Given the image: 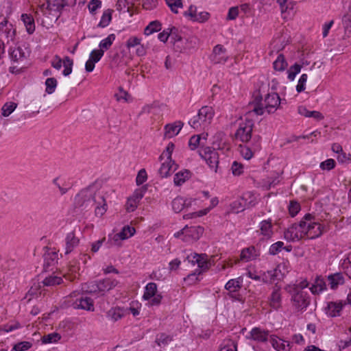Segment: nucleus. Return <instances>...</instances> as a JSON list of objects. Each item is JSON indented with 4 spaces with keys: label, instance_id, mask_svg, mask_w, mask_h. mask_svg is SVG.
I'll return each mask as SVG.
<instances>
[{
    "label": "nucleus",
    "instance_id": "nucleus-1",
    "mask_svg": "<svg viewBox=\"0 0 351 351\" xmlns=\"http://www.w3.org/2000/svg\"><path fill=\"white\" fill-rule=\"evenodd\" d=\"M73 206L82 211L95 208L96 216L101 217L107 210L106 200L102 194L93 186L80 191L74 198Z\"/></svg>",
    "mask_w": 351,
    "mask_h": 351
},
{
    "label": "nucleus",
    "instance_id": "nucleus-2",
    "mask_svg": "<svg viewBox=\"0 0 351 351\" xmlns=\"http://www.w3.org/2000/svg\"><path fill=\"white\" fill-rule=\"evenodd\" d=\"M253 111L258 115H263L265 112L274 113L280 107V98L276 93H268L264 100L259 95L254 98Z\"/></svg>",
    "mask_w": 351,
    "mask_h": 351
},
{
    "label": "nucleus",
    "instance_id": "nucleus-3",
    "mask_svg": "<svg viewBox=\"0 0 351 351\" xmlns=\"http://www.w3.org/2000/svg\"><path fill=\"white\" fill-rule=\"evenodd\" d=\"M214 117V110L212 107H202L197 115L194 116L189 122L194 129L204 128L208 126Z\"/></svg>",
    "mask_w": 351,
    "mask_h": 351
},
{
    "label": "nucleus",
    "instance_id": "nucleus-4",
    "mask_svg": "<svg viewBox=\"0 0 351 351\" xmlns=\"http://www.w3.org/2000/svg\"><path fill=\"white\" fill-rule=\"evenodd\" d=\"M315 217L311 214H306L304 221L306 226V236L311 239L319 237L324 232V226L314 221Z\"/></svg>",
    "mask_w": 351,
    "mask_h": 351
},
{
    "label": "nucleus",
    "instance_id": "nucleus-5",
    "mask_svg": "<svg viewBox=\"0 0 351 351\" xmlns=\"http://www.w3.org/2000/svg\"><path fill=\"white\" fill-rule=\"evenodd\" d=\"M204 232V228L201 226H191L188 227L186 226L180 231L175 233L176 237L183 236L182 241L184 242L192 243L198 240Z\"/></svg>",
    "mask_w": 351,
    "mask_h": 351
},
{
    "label": "nucleus",
    "instance_id": "nucleus-6",
    "mask_svg": "<svg viewBox=\"0 0 351 351\" xmlns=\"http://www.w3.org/2000/svg\"><path fill=\"white\" fill-rule=\"evenodd\" d=\"M304 217L299 223H293L284 232V238L288 241L300 240L306 236V226Z\"/></svg>",
    "mask_w": 351,
    "mask_h": 351
},
{
    "label": "nucleus",
    "instance_id": "nucleus-7",
    "mask_svg": "<svg viewBox=\"0 0 351 351\" xmlns=\"http://www.w3.org/2000/svg\"><path fill=\"white\" fill-rule=\"evenodd\" d=\"M118 285V281L115 279L105 278L99 281L90 282L88 286L86 291L89 293H100L108 291L114 288Z\"/></svg>",
    "mask_w": 351,
    "mask_h": 351
},
{
    "label": "nucleus",
    "instance_id": "nucleus-8",
    "mask_svg": "<svg viewBox=\"0 0 351 351\" xmlns=\"http://www.w3.org/2000/svg\"><path fill=\"white\" fill-rule=\"evenodd\" d=\"M254 127V123L250 119H246L239 123L234 136L237 140L243 143H247L252 138V133Z\"/></svg>",
    "mask_w": 351,
    "mask_h": 351
},
{
    "label": "nucleus",
    "instance_id": "nucleus-9",
    "mask_svg": "<svg viewBox=\"0 0 351 351\" xmlns=\"http://www.w3.org/2000/svg\"><path fill=\"white\" fill-rule=\"evenodd\" d=\"M199 156L204 158L211 170L217 172L219 164V154L218 152L210 147L199 150Z\"/></svg>",
    "mask_w": 351,
    "mask_h": 351
},
{
    "label": "nucleus",
    "instance_id": "nucleus-10",
    "mask_svg": "<svg viewBox=\"0 0 351 351\" xmlns=\"http://www.w3.org/2000/svg\"><path fill=\"white\" fill-rule=\"evenodd\" d=\"M292 292L293 304L298 311H303L310 304V297L307 291L297 289Z\"/></svg>",
    "mask_w": 351,
    "mask_h": 351
},
{
    "label": "nucleus",
    "instance_id": "nucleus-11",
    "mask_svg": "<svg viewBox=\"0 0 351 351\" xmlns=\"http://www.w3.org/2000/svg\"><path fill=\"white\" fill-rule=\"evenodd\" d=\"M72 306L75 309H82L85 311H93L94 303L93 300L87 296H81L77 298L73 303Z\"/></svg>",
    "mask_w": 351,
    "mask_h": 351
},
{
    "label": "nucleus",
    "instance_id": "nucleus-12",
    "mask_svg": "<svg viewBox=\"0 0 351 351\" xmlns=\"http://www.w3.org/2000/svg\"><path fill=\"white\" fill-rule=\"evenodd\" d=\"M159 169V173L162 178H167L173 173L177 169V165L172 159H165Z\"/></svg>",
    "mask_w": 351,
    "mask_h": 351
},
{
    "label": "nucleus",
    "instance_id": "nucleus-13",
    "mask_svg": "<svg viewBox=\"0 0 351 351\" xmlns=\"http://www.w3.org/2000/svg\"><path fill=\"white\" fill-rule=\"evenodd\" d=\"M260 234L265 239H270L273 234V224L271 219L262 221L259 224Z\"/></svg>",
    "mask_w": 351,
    "mask_h": 351
},
{
    "label": "nucleus",
    "instance_id": "nucleus-14",
    "mask_svg": "<svg viewBox=\"0 0 351 351\" xmlns=\"http://www.w3.org/2000/svg\"><path fill=\"white\" fill-rule=\"evenodd\" d=\"M183 125V122L180 121L166 125L165 127V136L166 138H171L176 136L180 132Z\"/></svg>",
    "mask_w": 351,
    "mask_h": 351
},
{
    "label": "nucleus",
    "instance_id": "nucleus-15",
    "mask_svg": "<svg viewBox=\"0 0 351 351\" xmlns=\"http://www.w3.org/2000/svg\"><path fill=\"white\" fill-rule=\"evenodd\" d=\"M206 256V254H194L193 255L189 256L188 258L192 263L197 264L199 267L203 269H206L208 267V263Z\"/></svg>",
    "mask_w": 351,
    "mask_h": 351
},
{
    "label": "nucleus",
    "instance_id": "nucleus-16",
    "mask_svg": "<svg viewBox=\"0 0 351 351\" xmlns=\"http://www.w3.org/2000/svg\"><path fill=\"white\" fill-rule=\"evenodd\" d=\"M280 271L278 269L267 271L262 275V280L266 283H275L280 279Z\"/></svg>",
    "mask_w": 351,
    "mask_h": 351
},
{
    "label": "nucleus",
    "instance_id": "nucleus-17",
    "mask_svg": "<svg viewBox=\"0 0 351 351\" xmlns=\"http://www.w3.org/2000/svg\"><path fill=\"white\" fill-rule=\"evenodd\" d=\"M79 239L75 237L73 232L67 234L66 237V252L65 254L71 253L78 245Z\"/></svg>",
    "mask_w": 351,
    "mask_h": 351
},
{
    "label": "nucleus",
    "instance_id": "nucleus-18",
    "mask_svg": "<svg viewBox=\"0 0 351 351\" xmlns=\"http://www.w3.org/2000/svg\"><path fill=\"white\" fill-rule=\"evenodd\" d=\"M135 232L136 230L134 227L125 226L122 228L120 232L114 234V239L115 241L118 239L125 240L132 237Z\"/></svg>",
    "mask_w": 351,
    "mask_h": 351
},
{
    "label": "nucleus",
    "instance_id": "nucleus-19",
    "mask_svg": "<svg viewBox=\"0 0 351 351\" xmlns=\"http://www.w3.org/2000/svg\"><path fill=\"white\" fill-rule=\"evenodd\" d=\"M226 49L221 45H217L214 47L213 53L215 61L217 63L225 62L228 58L226 55Z\"/></svg>",
    "mask_w": 351,
    "mask_h": 351
},
{
    "label": "nucleus",
    "instance_id": "nucleus-20",
    "mask_svg": "<svg viewBox=\"0 0 351 351\" xmlns=\"http://www.w3.org/2000/svg\"><path fill=\"white\" fill-rule=\"evenodd\" d=\"M328 280L330 288L332 289H335L338 285L344 283V278L341 273H335L328 276Z\"/></svg>",
    "mask_w": 351,
    "mask_h": 351
},
{
    "label": "nucleus",
    "instance_id": "nucleus-21",
    "mask_svg": "<svg viewBox=\"0 0 351 351\" xmlns=\"http://www.w3.org/2000/svg\"><path fill=\"white\" fill-rule=\"evenodd\" d=\"M190 205L191 202L186 203V200L181 197H177L172 201V208L176 213H180Z\"/></svg>",
    "mask_w": 351,
    "mask_h": 351
},
{
    "label": "nucleus",
    "instance_id": "nucleus-22",
    "mask_svg": "<svg viewBox=\"0 0 351 351\" xmlns=\"http://www.w3.org/2000/svg\"><path fill=\"white\" fill-rule=\"evenodd\" d=\"M10 56L13 61L18 62L26 57V52L21 47L19 46L14 49H10Z\"/></svg>",
    "mask_w": 351,
    "mask_h": 351
},
{
    "label": "nucleus",
    "instance_id": "nucleus-23",
    "mask_svg": "<svg viewBox=\"0 0 351 351\" xmlns=\"http://www.w3.org/2000/svg\"><path fill=\"white\" fill-rule=\"evenodd\" d=\"M21 19L26 27L28 34H32L35 31V23L34 18L31 14H23Z\"/></svg>",
    "mask_w": 351,
    "mask_h": 351
},
{
    "label": "nucleus",
    "instance_id": "nucleus-24",
    "mask_svg": "<svg viewBox=\"0 0 351 351\" xmlns=\"http://www.w3.org/2000/svg\"><path fill=\"white\" fill-rule=\"evenodd\" d=\"M157 292V285L155 282L148 283L145 288L143 298L149 300L154 297Z\"/></svg>",
    "mask_w": 351,
    "mask_h": 351
},
{
    "label": "nucleus",
    "instance_id": "nucleus-25",
    "mask_svg": "<svg viewBox=\"0 0 351 351\" xmlns=\"http://www.w3.org/2000/svg\"><path fill=\"white\" fill-rule=\"evenodd\" d=\"M269 335L268 331L262 330L259 328H254L251 331V336L254 340L265 341Z\"/></svg>",
    "mask_w": 351,
    "mask_h": 351
},
{
    "label": "nucleus",
    "instance_id": "nucleus-26",
    "mask_svg": "<svg viewBox=\"0 0 351 351\" xmlns=\"http://www.w3.org/2000/svg\"><path fill=\"white\" fill-rule=\"evenodd\" d=\"M281 339H278L276 336H271L270 341L272 346L277 350L278 351H289V349L287 350L286 347L289 346V343L288 341L280 342Z\"/></svg>",
    "mask_w": 351,
    "mask_h": 351
},
{
    "label": "nucleus",
    "instance_id": "nucleus-27",
    "mask_svg": "<svg viewBox=\"0 0 351 351\" xmlns=\"http://www.w3.org/2000/svg\"><path fill=\"white\" fill-rule=\"evenodd\" d=\"M242 280L239 278L230 280L225 285V288L230 293L239 291L241 287Z\"/></svg>",
    "mask_w": 351,
    "mask_h": 351
},
{
    "label": "nucleus",
    "instance_id": "nucleus-28",
    "mask_svg": "<svg viewBox=\"0 0 351 351\" xmlns=\"http://www.w3.org/2000/svg\"><path fill=\"white\" fill-rule=\"evenodd\" d=\"M342 308L341 303L330 302L328 305L327 313L331 317L339 316Z\"/></svg>",
    "mask_w": 351,
    "mask_h": 351
},
{
    "label": "nucleus",
    "instance_id": "nucleus-29",
    "mask_svg": "<svg viewBox=\"0 0 351 351\" xmlns=\"http://www.w3.org/2000/svg\"><path fill=\"white\" fill-rule=\"evenodd\" d=\"M256 256V249L253 246L243 249L241 253V259L246 262L254 259Z\"/></svg>",
    "mask_w": 351,
    "mask_h": 351
},
{
    "label": "nucleus",
    "instance_id": "nucleus-30",
    "mask_svg": "<svg viewBox=\"0 0 351 351\" xmlns=\"http://www.w3.org/2000/svg\"><path fill=\"white\" fill-rule=\"evenodd\" d=\"M281 296L279 289L274 290L270 298V306L274 308L278 309L280 306Z\"/></svg>",
    "mask_w": 351,
    "mask_h": 351
},
{
    "label": "nucleus",
    "instance_id": "nucleus-31",
    "mask_svg": "<svg viewBox=\"0 0 351 351\" xmlns=\"http://www.w3.org/2000/svg\"><path fill=\"white\" fill-rule=\"evenodd\" d=\"M259 148L260 144L258 142H257L252 149L245 146L241 147L240 152L245 159L249 160L253 156L254 152L258 150Z\"/></svg>",
    "mask_w": 351,
    "mask_h": 351
},
{
    "label": "nucleus",
    "instance_id": "nucleus-32",
    "mask_svg": "<svg viewBox=\"0 0 351 351\" xmlns=\"http://www.w3.org/2000/svg\"><path fill=\"white\" fill-rule=\"evenodd\" d=\"M51 5L56 7L57 10H62L66 5H67V3L64 0H49L47 1V5L43 4L40 8L43 9L45 8L46 9H51Z\"/></svg>",
    "mask_w": 351,
    "mask_h": 351
},
{
    "label": "nucleus",
    "instance_id": "nucleus-33",
    "mask_svg": "<svg viewBox=\"0 0 351 351\" xmlns=\"http://www.w3.org/2000/svg\"><path fill=\"white\" fill-rule=\"evenodd\" d=\"M161 29V23L158 21H154L145 28L144 34L149 36L154 32H159Z\"/></svg>",
    "mask_w": 351,
    "mask_h": 351
},
{
    "label": "nucleus",
    "instance_id": "nucleus-34",
    "mask_svg": "<svg viewBox=\"0 0 351 351\" xmlns=\"http://www.w3.org/2000/svg\"><path fill=\"white\" fill-rule=\"evenodd\" d=\"M274 69L276 71H282L287 67V62L282 54H280L274 62Z\"/></svg>",
    "mask_w": 351,
    "mask_h": 351
},
{
    "label": "nucleus",
    "instance_id": "nucleus-35",
    "mask_svg": "<svg viewBox=\"0 0 351 351\" xmlns=\"http://www.w3.org/2000/svg\"><path fill=\"white\" fill-rule=\"evenodd\" d=\"M45 265L50 266L58 261V255L54 251H48L44 255Z\"/></svg>",
    "mask_w": 351,
    "mask_h": 351
},
{
    "label": "nucleus",
    "instance_id": "nucleus-36",
    "mask_svg": "<svg viewBox=\"0 0 351 351\" xmlns=\"http://www.w3.org/2000/svg\"><path fill=\"white\" fill-rule=\"evenodd\" d=\"M190 176V172L187 170L184 171H180L175 175L174 184L177 186L182 184L186 179Z\"/></svg>",
    "mask_w": 351,
    "mask_h": 351
},
{
    "label": "nucleus",
    "instance_id": "nucleus-37",
    "mask_svg": "<svg viewBox=\"0 0 351 351\" xmlns=\"http://www.w3.org/2000/svg\"><path fill=\"white\" fill-rule=\"evenodd\" d=\"M61 339V335L58 332H52L46 335H44L42 338L43 343H56Z\"/></svg>",
    "mask_w": 351,
    "mask_h": 351
},
{
    "label": "nucleus",
    "instance_id": "nucleus-38",
    "mask_svg": "<svg viewBox=\"0 0 351 351\" xmlns=\"http://www.w3.org/2000/svg\"><path fill=\"white\" fill-rule=\"evenodd\" d=\"M219 351H237V344L232 339L224 340Z\"/></svg>",
    "mask_w": 351,
    "mask_h": 351
},
{
    "label": "nucleus",
    "instance_id": "nucleus-39",
    "mask_svg": "<svg viewBox=\"0 0 351 351\" xmlns=\"http://www.w3.org/2000/svg\"><path fill=\"white\" fill-rule=\"evenodd\" d=\"M173 340V337L165 333L159 334L156 339V343L159 346H165Z\"/></svg>",
    "mask_w": 351,
    "mask_h": 351
},
{
    "label": "nucleus",
    "instance_id": "nucleus-40",
    "mask_svg": "<svg viewBox=\"0 0 351 351\" xmlns=\"http://www.w3.org/2000/svg\"><path fill=\"white\" fill-rule=\"evenodd\" d=\"M17 107V104L10 101L5 103L1 108V114L3 117H8Z\"/></svg>",
    "mask_w": 351,
    "mask_h": 351
},
{
    "label": "nucleus",
    "instance_id": "nucleus-41",
    "mask_svg": "<svg viewBox=\"0 0 351 351\" xmlns=\"http://www.w3.org/2000/svg\"><path fill=\"white\" fill-rule=\"evenodd\" d=\"M43 282L45 286H56L60 285L62 282V279L56 276H49L46 277Z\"/></svg>",
    "mask_w": 351,
    "mask_h": 351
},
{
    "label": "nucleus",
    "instance_id": "nucleus-42",
    "mask_svg": "<svg viewBox=\"0 0 351 351\" xmlns=\"http://www.w3.org/2000/svg\"><path fill=\"white\" fill-rule=\"evenodd\" d=\"M341 267L346 275L351 278V252L342 261Z\"/></svg>",
    "mask_w": 351,
    "mask_h": 351
},
{
    "label": "nucleus",
    "instance_id": "nucleus-43",
    "mask_svg": "<svg viewBox=\"0 0 351 351\" xmlns=\"http://www.w3.org/2000/svg\"><path fill=\"white\" fill-rule=\"evenodd\" d=\"M115 38V35L114 34H111L107 38L102 40L99 45L100 49L104 51L108 49L114 41Z\"/></svg>",
    "mask_w": 351,
    "mask_h": 351
},
{
    "label": "nucleus",
    "instance_id": "nucleus-44",
    "mask_svg": "<svg viewBox=\"0 0 351 351\" xmlns=\"http://www.w3.org/2000/svg\"><path fill=\"white\" fill-rule=\"evenodd\" d=\"M326 289V284L323 279L317 278L315 284L310 288L313 293H319Z\"/></svg>",
    "mask_w": 351,
    "mask_h": 351
},
{
    "label": "nucleus",
    "instance_id": "nucleus-45",
    "mask_svg": "<svg viewBox=\"0 0 351 351\" xmlns=\"http://www.w3.org/2000/svg\"><path fill=\"white\" fill-rule=\"evenodd\" d=\"M112 10H107L104 12L101 21L99 23V27H105L109 25L112 19Z\"/></svg>",
    "mask_w": 351,
    "mask_h": 351
},
{
    "label": "nucleus",
    "instance_id": "nucleus-46",
    "mask_svg": "<svg viewBox=\"0 0 351 351\" xmlns=\"http://www.w3.org/2000/svg\"><path fill=\"white\" fill-rule=\"evenodd\" d=\"M57 84L58 82L56 78H47L45 81L46 93H47L48 94H52L53 93H54L56 88L57 86Z\"/></svg>",
    "mask_w": 351,
    "mask_h": 351
},
{
    "label": "nucleus",
    "instance_id": "nucleus-47",
    "mask_svg": "<svg viewBox=\"0 0 351 351\" xmlns=\"http://www.w3.org/2000/svg\"><path fill=\"white\" fill-rule=\"evenodd\" d=\"M73 64V60L69 57L66 56L63 60V66L64 69L63 70V75L67 76L72 72V66Z\"/></svg>",
    "mask_w": 351,
    "mask_h": 351
},
{
    "label": "nucleus",
    "instance_id": "nucleus-48",
    "mask_svg": "<svg viewBox=\"0 0 351 351\" xmlns=\"http://www.w3.org/2000/svg\"><path fill=\"white\" fill-rule=\"evenodd\" d=\"M108 315L113 321H117L123 317V313L121 308H114L110 309L108 311Z\"/></svg>",
    "mask_w": 351,
    "mask_h": 351
},
{
    "label": "nucleus",
    "instance_id": "nucleus-49",
    "mask_svg": "<svg viewBox=\"0 0 351 351\" xmlns=\"http://www.w3.org/2000/svg\"><path fill=\"white\" fill-rule=\"evenodd\" d=\"M78 269V266L75 264H70L69 266V273L64 276L70 281H73L77 278Z\"/></svg>",
    "mask_w": 351,
    "mask_h": 351
},
{
    "label": "nucleus",
    "instance_id": "nucleus-50",
    "mask_svg": "<svg viewBox=\"0 0 351 351\" xmlns=\"http://www.w3.org/2000/svg\"><path fill=\"white\" fill-rule=\"evenodd\" d=\"M302 66L298 63L294 64L288 70V78L290 80H293L295 75L300 72Z\"/></svg>",
    "mask_w": 351,
    "mask_h": 351
},
{
    "label": "nucleus",
    "instance_id": "nucleus-51",
    "mask_svg": "<svg viewBox=\"0 0 351 351\" xmlns=\"http://www.w3.org/2000/svg\"><path fill=\"white\" fill-rule=\"evenodd\" d=\"M32 343L29 341H21L16 343L13 347L14 351H26L30 349Z\"/></svg>",
    "mask_w": 351,
    "mask_h": 351
},
{
    "label": "nucleus",
    "instance_id": "nucleus-52",
    "mask_svg": "<svg viewBox=\"0 0 351 351\" xmlns=\"http://www.w3.org/2000/svg\"><path fill=\"white\" fill-rule=\"evenodd\" d=\"M176 30H177V29L174 27L171 29H167V30H164L162 32H161L158 34V39L160 41L165 43L169 36H173V31H176Z\"/></svg>",
    "mask_w": 351,
    "mask_h": 351
},
{
    "label": "nucleus",
    "instance_id": "nucleus-53",
    "mask_svg": "<svg viewBox=\"0 0 351 351\" xmlns=\"http://www.w3.org/2000/svg\"><path fill=\"white\" fill-rule=\"evenodd\" d=\"M335 165H336V162H335V160L330 158V159L326 160L324 162H322L320 163L319 167L324 171H325V170L330 171V170L333 169L335 167Z\"/></svg>",
    "mask_w": 351,
    "mask_h": 351
},
{
    "label": "nucleus",
    "instance_id": "nucleus-54",
    "mask_svg": "<svg viewBox=\"0 0 351 351\" xmlns=\"http://www.w3.org/2000/svg\"><path fill=\"white\" fill-rule=\"evenodd\" d=\"M202 139L201 135H194L191 136L189 141V146L191 150H195L200 145Z\"/></svg>",
    "mask_w": 351,
    "mask_h": 351
},
{
    "label": "nucleus",
    "instance_id": "nucleus-55",
    "mask_svg": "<svg viewBox=\"0 0 351 351\" xmlns=\"http://www.w3.org/2000/svg\"><path fill=\"white\" fill-rule=\"evenodd\" d=\"M167 4L174 13H178V9L182 8V3L181 0H166Z\"/></svg>",
    "mask_w": 351,
    "mask_h": 351
},
{
    "label": "nucleus",
    "instance_id": "nucleus-56",
    "mask_svg": "<svg viewBox=\"0 0 351 351\" xmlns=\"http://www.w3.org/2000/svg\"><path fill=\"white\" fill-rule=\"evenodd\" d=\"M231 170L234 176H239L243 173V165L237 161H234L231 167Z\"/></svg>",
    "mask_w": 351,
    "mask_h": 351
},
{
    "label": "nucleus",
    "instance_id": "nucleus-57",
    "mask_svg": "<svg viewBox=\"0 0 351 351\" xmlns=\"http://www.w3.org/2000/svg\"><path fill=\"white\" fill-rule=\"evenodd\" d=\"M173 148H174L173 143H169L166 149L160 155V160H162L164 159H172L171 154L173 152Z\"/></svg>",
    "mask_w": 351,
    "mask_h": 351
},
{
    "label": "nucleus",
    "instance_id": "nucleus-58",
    "mask_svg": "<svg viewBox=\"0 0 351 351\" xmlns=\"http://www.w3.org/2000/svg\"><path fill=\"white\" fill-rule=\"evenodd\" d=\"M284 243L282 241H278L274 244H272L269 247V254L272 255H276L279 253L281 250L283 248Z\"/></svg>",
    "mask_w": 351,
    "mask_h": 351
},
{
    "label": "nucleus",
    "instance_id": "nucleus-59",
    "mask_svg": "<svg viewBox=\"0 0 351 351\" xmlns=\"http://www.w3.org/2000/svg\"><path fill=\"white\" fill-rule=\"evenodd\" d=\"M308 76L306 74H302L298 81V84L296 86V90L298 93H301L305 90V84L307 81Z\"/></svg>",
    "mask_w": 351,
    "mask_h": 351
},
{
    "label": "nucleus",
    "instance_id": "nucleus-60",
    "mask_svg": "<svg viewBox=\"0 0 351 351\" xmlns=\"http://www.w3.org/2000/svg\"><path fill=\"white\" fill-rule=\"evenodd\" d=\"M141 44V38L136 36L129 38L126 42V47L128 49L138 46Z\"/></svg>",
    "mask_w": 351,
    "mask_h": 351
},
{
    "label": "nucleus",
    "instance_id": "nucleus-61",
    "mask_svg": "<svg viewBox=\"0 0 351 351\" xmlns=\"http://www.w3.org/2000/svg\"><path fill=\"white\" fill-rule=\"evenodd\" d=\"M138 204V202L136 201L135 199L130 197L128 199L126 202L125 209L128 212H132L136 208Z\"/></svg>",
    "mask_w": 351,
    "mask_h": 351
},
{
    "label": "nucleus",
    "instance_id": "nucleus-62",
    "mask_svg": "<svg viewBox=\"0 0 351 351\" xmlns=\"http://www.w3.org/2000/svg\"><path fill=\"white\" fill-rule=\"evenodd\" d=\"M300 210V204L296 202H291L289 206V212L291 217L295 216Z\"/></svg>",
    "mask_w": 351,
    "mask_h": 351
},
{
    "label": "nucleus",
    "instance_id": "nucleus-63",
    "mask_svg": "<svg viewBox=\"0 0 351 351\" xmlns=\"http://www.w3.org/2000/svg\"><path fill=\"white\" fill-rule=\"evenodd\" d=\"M104 50L99 49V50H93L91 51L90 54V58L93 60L94 62H97L100 60L101 57L104 56Z\"/></svg>",
    "mask_w": 351,
    "mask_h": 351
},
{
    "label": "nucleus",
    "instance_id": "nucleus-64",
    "mask_svg": "<svg viewBox=\"0 0 351 351\" xmlns=\"http://www.w3.org/2000/svg\"><path fill=\"white\" fill-rule=\"evenodd\" d=\"M147 177L146 171L144 169H141L138 171L136 178V182L137 185H141L143 182H145L147 180Z\"/></svg>",
    "mask_w": 351,
    "mask_h": 351
}]
</instances>
